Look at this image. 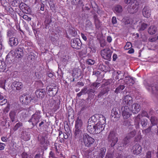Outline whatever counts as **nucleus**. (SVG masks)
Here are the masks:
<instances>
[{"label":"nucleus","instance_id":"nucleus-1","mask_svg":"<svg viewBox=\"0 0 158 158\" xmlns=\"http://www.w3.org/2000/svg\"><path fill=\"white\" fill-rule=\"evenodd\" d=\"M134 125L136 129H142L147 124L148 120L146 118L140 114L135 117Z\"/></svg>","mask_w":158,"mask_h":158},{"label":"nucleus","instance_id":"nucleus-10","mask_svg":"<svg viewBox=\"0 0 158 158\" xmlns=\"http://www.w3.org/2000/svg\"><path fill=\"white\" fill-rule=\"evenodd\" d=\"M71 44L73 48L79 49L81 48L82 43L79 39L75 38L71 40Z\"/></svg>","mask_w":158,"mask_h":158},{"label":"nucleus","instance_id":"nucleus-2","mask_svg":"<svg viewBox=\"0 0 158 158\" xmlns=\"http://www.w3.org/2000/svg\"><path fill=\"white\" fill-rule=\"evenodd\" d=\"M108 142L111 148H114L118 141V134L115 130H111L109 132L107 137Z\"/></svg>","mask_w":158,"mask_h":158},{"label":"nucleus","instance_id":"nucleus-23","mask_svg":"<svg viewBox=\"0 0 158 158\" xmlns=\"http://www.w3.org/2000/svg\"><path fill=\"white\" fill-rule=\"evenodd\" d=\"M82 131L81 128H75L74 130V137L77 140H80L82 138Z\"/></svg>","mask_w":158,"mask_h":158},{"label":"nucleus","instance_id":"nucleus-29","mask_svg":"<svg viewBox=\"0 0 158 158\" xmlns=\"http://www.w3.org/2000/svg\"><path fill=\"white\" fill-rule=\"evenodd\" d=\"M21 138L25 141H28L30 139V135L26 131H23L21 134Z\"/></svg>","mask_w":158,"mask_h":158},{"label":"nucleus","instance_id":"nucleus-60","mask_svg":"<svg viewBox=\"0 0 158 158\" xmlns=\"http://www.w3.org/2000/svg\"><path fill=\"white\" fill-rule=\"evenodd\" d=\"M151 130V128L150 127H148L147 129L142 130V132L144 134H145L146 135L149 133Z\"/></svg>","mask_w":158,"mask_h":158},{"label":"nucleus","instance_id":"nucleus-53","mask_svg":"<svg viewBox=\"0 0 158 158\" xmlns=\"http://www.w3.org/2000/svg\"><path fill=\"white\" fill-rule=\"evenodd\" d=\"M86 63L89 65H92L95 63V61L93 59H88L86 60Z\"/></svg>","mask_w":158,"mask_h":158},{"label":"nucleus","instance_id":"nucleus-49","mask_svg":"<svg viewBox=\"0 0 158 158\" xmlns=\"http://www.w3.org/2000/svg\"><path fill=\"white\" fill-rule=\"evenodd\" d=\"M15 52L14 51H10L7 55L6 56V60H8L10 59L13 57V56L15 55Z\"/></svg>","mask_w":158,"mask_h":158},{"label":"nucleus","instance_id":"nucleus-58","mask_svg":"<svg viewBox=\"0 0 158 158\" xmlns=\"http://www.w3.org/2000/svg\"><path fill=\"white\" fill-rule=\"evenodd\" d=\"M10 105L9 104H7L6 106L4 109L3 112L5 113H8L10 109Z\"/></svg>","mask_w":158,"mask_h":158},{"label":"nucleus","instance_id":"nucleus-18","mask_svg":"<svg viewBox=\"0 0 158 158\" xmlns=\"http://www.w3.org/2000/svg\"><path fill=\"white\" fill-rule=\"evenodd\" d=\"M20 8L24 13L26 14H29L31 12V10L29 6L23 2L20 3Z\"/></svg>","mask_w":158,"mask_h":158},{"label":"nucleus","instance_id":"nucleus-64","mask_svg":"<svg viewBox=\"0 0 158 158\" xmlns=\"http://www.w3.org/2000/svg\"><path fill=\"white\" fill-rule=\"evenodd\" d=\"M152 157V152L150 151H148L146 156L145 158H151Z\"/></svg>","mask_w":158,"mask_h":158},{"label":"nucleus","instance_id":"nucleus-5","mask_svg":"<svg viewBox=\"0 0 158 158\" xmlns=\"http://www.w3.org/2000/svg\"><path fill=\"white\" fill-rule=\"evenodd\" d=\"M82 139L85 146L87 147H90L95 141L94 139L87 133L83 134Z\"/></svg>","mask_w":158,"mask_h":158},{"label":"nucleus","instance_id":"nucleus-48","mask_svg":"<svg viewBox=\"0 0 158 158\" xmlns=\"http://www.w3.org/2000/svg\"><path fill=\"white\" fill-rule=\"evenodd\" d=\"M23 125V123L19 122L18 123H17L15 126L13 128V130L14 131H17L19 127H22Z\"/></svg>","mask_w":158,"mask_h":158},{"label":"nucleus","instance_id":"nucleus-61","mask_svg":"<svg viewBox=\"0 0 158 158\" xmlns=\"http://www.w3.org/2000/svg\"><path fill=\"white\" fill-rule=\"evenodd\" d=\"M4 49V47L2 44V43L0 41V55H1L2 53L3 50Z\"/></svg>","mask_w":158,"mask_h":158},{"label":"nucleus","instance_id":"nucleus-27","mask_svg":"<svg viewBox=\"0 0 158 158\" xmlns=\"http://www.w3.org/2000/svg\"><path fill=\"white\" fill-rule=\"evenodd\" d=\"M93 18L94 20V24L96 28L98 29H99L102 25L101 22L100 21L98 15H94Z\"/></svg>","mask_w":158,"mask_h":158},{"label":"nucleus","instance_id":"nucleus-44","mask_svg":"<svg viewBox=\"0 0 158 158\" xmlns=\"http://www.w3.org/2000/svg\"><path fill=\"white\" fill-rule=\"evenodd\" d=\"M1 65L0 66V71L4 72L6 69V65L4 61H1Z\"/></svg>","mask_w":158,"mask_h":158},{"label":"nucleus","instance_id":"nucleus-9","mask_svg":"<svg viewBox=\"0 0 158 158\" xmlns=\"http://www.w3.org/2000/svg\"><path fill=\"white\" fill-rule=\"evenodd\" d=\"M121 109L122 115L124 119H127L131 115V111L128 106H122Z\"/></svg>","mask_w":158,"mask_h":158},{"label":"nucleus","instance_id":"nucleus-3","mask_svg":"<svg viewBox=\"0 0 158 158\" xmlns=\"http://www.w3.org/2000/svg\"><path fill=\"white\" fill-rule=\"evenodd\" d=\"M105 120H106V118L102 115L95 114L88 119V123L95 124L102 121V123H104Z\"/></svg>","mask_w":158,"mask_h":158},{"label":"nucleus","instance_id":"nucleus-17","mask_svg":"<svg viewBox=\"0 0 158 158\" xmlns=\"http://www.w3.org/2000/svg\"><path fill=\"white\" fill-rule=\"evenodd\" d=\"M141 107L140 105L137 103L132 104L131 107V112L134 114L138 113L140 110Z\"/></svg>","mask_w":158,"mask_h":158},{"label":"nucleus","instance_id":"nucleus-51","mask_svg":"<svg viewBox=\"0 0 158 158\" xmlns=\"http://www.w3.org/2000/svg\"><path fill=\"white\" fill-rule=\"evenodd\" d=\"M6 10L11 15H13L15 13L13 9L10 6H8L6 8Z\"/></svg>","mask_w":158,"mask_h":158},{"label":"nucleus","instance_id":"nucleus-26","mask_svg":"<svg viewBox=\"0 0 158 158\" xmlns=\"http://www.w3.org/2000/svg\"><path fill=\"white\" fill-rule=\"evenodd\" d=\"M16 34V31L12 27H10L7 31L6 35L8 37L14 36Z\"/></svg>","mask_w":158,"mask_h":158},{"label":"nucleus","instance_id":"nucleus-16","mask_svg":"<svg viewBox=\"0 0 158 158\" xmlns=\"http://www.w3.org/2000/svg\"><path fill=\"white\" fill-rule=\"evenodd\" d=\"M151 13V10L148 6H145L142 10V14L143 16L147 18L150 17Z\"/></svg>","mask_w":158,"mask_h":158},{"label":"nucleus","instance_id":"nucleus-56","mask_svg":"<svg viewBox=\"0 0 158 158\" xmlns=\"http://www.w3.org/2000/svg\"><path fill=\"white\" fill-rule=\"evenodd\" d=\"M132 47V44L130 42H127L124 47L125 50H128Z\"/></svg>","mask_w":158,"mask_h":158},{"label":"nucleus","instance_id":"nucleus-4","mask_svg":"<svg viewBox=\"0 0 158 158\" xmlns=\"http://www.w3.org/2000/svg\"><path fill=\"white\" fill-rule=\"evenodd\" d=\"M40 112L39 110L36 111L31 117V118L28 120L29 123H31L32 126L31 128H33L35 126H37L38 123L40 122V120L41 118L40 115Z\"/></svg>","mask_w":158,"mask_h":158},{"label":"nucleus","instance_id":"nucleus-12","mask_svg":"<svg viewBox=\"0 0 158 158\" xmlns=\"http://www.w3.org/2000/svg\"><path fill=\"white\" fill-rule=\"evenodd\" d=\"M142 152V147L138 144H136L133 146L131 149V152L133 154L135 155H138L141 153Z\"/></svg>","mask_w":158,"mask_h":158},{"label":"nucleus","instance_id":"nucleus-33","mask_svg":"<svg viewBox=\"0 0 158 158\" xmlns=\"http://www.w3.org/2000/svg\"><path fill=\"white\" fill-rule=\"evenodd\" d=\"M56 87V85L53 86L52 85H48L46 87V90H48V92H53L52 93L53 94L55 95L57 93V89Z\"/></svg>","mask_w":158,"mask_h":158},{"label":"nucleus","instance_id":"nucleus-21","mask_svg":"<svg viewBox=\"0 0 158 158\" xmlns=\"http://www.w3.org/2000/svg\"><path fill=\"white\" fill-rule=\"evenodd\" d=\"M8 43L10 46L12 47L17 45L19 43L17 38L15 37L10 38L8 41Z\"/></svg>","mask_w":158,"mask_h":158},{"label":"nucleus","instance_id":"nucleus-8","mask_svg":"<svg viewBox=\"0 0 158 158\" xmlns=\"http://www.w3.org/2000/svg\"><path fill=\"white\" fill-rule=\"evenodd\" d=\"M114 107L111 110V113L110 115L112 119L113 118L115 119V121H116L118 120L121 116V112L120 109L118 107Z\"/></svg>","mask_w":158,"mask_h":158},{"label":"nucleus","instance_id":"nucleus-15","mask_svg":"<svg viewBox=\"0 0 158 158\" xmlns=\"http://www.w3.org/2000/svg\"><path fill=\"white\" fill-rule=\"evenodd\" d=\"M130 139L127 136H126L123 139L120 143H118V147L117 148H119L120 147H123L124 148H126L128 146V144L130 143Z\"/></svg>","mask_w":158,"mask_h":158},{"label":"nucleus","instance_id":"nucleus-25","mask_svg":"<svg viewBox=\"0 0 158 158\" xmlns=\"http://www.w3.org/2000/svg\"><path fill=\"white\" fill-rule=\"evenodd\" d=\"M52 18H51V16L48 15L46 16L45 20L44 21V23L45 26V28L47 29L48 28L49 25L52 23Z\"/></svg>","mask_w":158,"mask_h":158},{"label":"nucleus","instance_id":"nucleus-34","mask_svg":"<svg viewBox=\"0 0 158 158\" xmlns=\"http://www.w3.org/2000/svg\"><path fill=\"white\" fill-rule=\"evenodd\" d=\"M126 86L124 85L120 84L116 89L114 93L117 94L118 93H122L123 90L125 88Z\"/></svg>","mask_w":158,"mask_h":158},{"label":"nucleus","instance_id":"nucleus-39","mask_svg":"<svg viewBox=\"0 0 158 158\" xmlns=\"http://www.w3.org/2000/svg\"><path fill=\"white\" fill-rule=\"evenodd\" d=\"M126 79L124 80L125 82L126 83H128L130 85H133L135 83L134 78L132 77H126Z\"/></svg>","mask_w":158,"mask_h":158},{"label":"nucleus","instance_id":"nucleus-11","mask_svg":"<svg viewBox=\"0 0 158 158\" xmlns=\"http://www.w3.org/2000/svg\"><path fill=\"white\" fill-rule=\"evenodd\" d=\"M106 123V120H104V123H102V121L97 123L95 124V125L96 132L97 134H99L105 128V123Z\"/></svg>","mask_w":158,"mask_h":158},{"label":"nucleus","instance_id":"nucleus-13","mask_svg":"<svg viewBox=\"0 0 158 158\" xmlns=\"http://www.w3.org/2000/svg\"><path fill=\"white\" fill-rule=\"evenodd\" d=\"M20 100L23 104H28L32 99L31 97L29 95H23L20 97Z\"/></svg>","mask_w":158,"mask_h":158},{"label":"nucleus","instance_id":"nucleus-55","mask_svg":"<svg viewBox=\"0 0 158 158\" xmlns=\"http://www.w3.org/2000/svg\"><path fill=\"white\" fill-rule=\"evenodd\" d=\"M147 26V24L146 23H142L139 30L140 31H143L146 28Z\"/></svg>","mask_w":158,"mask_h":158},{"label":"nucleus","instance_id":"nucleus-54","mask_svg":"<svg viewBox=\"0 0 158 158\" xmlns=\"http://www.w3.org/2000/svg\"><path fill=\"white\" fill-rule=\"evenodd\" d=\"M99 84L98 82H94L91 85L90 87L95 89L96 88L99 86L98 85Z\"/></svg>","mask_w":158,"mask_h":158},{"label":"nucleus","instance_id":"nucleus-31","mask_svg":"<svg viewBox=\"0 0 158 158\" xmlns=\"http://www.w3.org/2000/svg\"><path fill=\"white\" fill-rule=\"evenodd\" d=\"M12 85L16 87L17 90H21L23 88V85L21 82L19 81H14L13 82Z\"/></svg>","mask_w":158,"mask_h":158},{"label":"nucleus","instance_id":"nucleus-42","mask_svg":"<svg viewBox=\"0 0 158 158\" xmlns=\"http://www.w3.org/2000/svg\"><path fill=\"white\" fill-rule=\"evenodd\" d=\"M82 124L81 120L79 118V117H78L76 121L75 128H81Z\"/></svg>","mask_w":158,"mask_h":158},{"label":"nucleus","instance_id":"nucleus-45","mask_svg":"<svg viewBox=\"0 0 158 158\" xmlns=\"http://www.w3.org/2000/svg\"><path fill=\"white\" fill-rule=\"evenodd\" d=\"M150 121L151 124L153 125H157L158 123V119L156 117L152 116L151 117Z\"/></svg>","mask_w":158,"mask_h":158},{"label":"nucleus","instance_id":"nucleus-24","mask_svg":"<svg viewBox=\"0 0 158 158\" xmlns=\"http://www.w3.org/2000/svg\"><path fill=\"white\" fill-rule=\"evenodd\" d=\"M110 87L109 86L105 87L103 88L98 94V98H100L104 95L107 94L110 91Z\"/></svg>","mask_w":158,"mask_h":158},{"label":"nucleus","instance_id":"nucleus-38","mask_svg":"<svg viewBox=\"0 0 158 158\" xmlns=\"http://www.w3.org/2000/svg\"><path fill=\"white\" fill-rule=\"evenodd\" d=\"M71 3L73 5L79 6H83V2L82 0H72Z\"/></svg>","mask_w":158,"mask_h":158},{"label":"nucleus","instance_id":"nucleus-37","mask_svg":"<svg viewBox=\"0 0 158 158\" xmlns=\"http://www.w3.org/2000/svg\"><path fill=\"white\" fill-rule=\"evenodd\" d=\"M81 74V70L79 69H77L73 70L72 73L73 76L76 78H78L80 76Z\"/></svg>","mask_w":158,"mask_h":158},{"label":"nucleus","instance_id":"nucleus-52","mask_svg":"<svg viewBox=\"0 0 158 158\" xmlns=\"http://www.w3.org/2000/svg\"><path fill=\"white\" fill-rule=\"evenodd\" d=\"M148 86L151 87L152 91H155V90L158 91V86L156 84L155 85H154V84L149 85Z\"/></svg>","mask_w":158,"mask_h":158},{"label":"nucleus","instance_id":"nucleus-22","mask_svg":"<svg viewBox=\"0 0 158 158\" xmlns=\"http://www.w3.org/2000/svg\"><path fill=\"white\" fill-rule=\"evenodd\" d=\"M88 123V125L87 126V130L88 132L90 134H97L96 132L95 125L94 124Z\"/></svg>","mask_w":158,"mask_h":158},{"label":"nucleus","instance_id":"nucleus-63","mask_svg":"<svg viewBox=\"0 0 158 158\" xmlns=\"http://www.w3.org/2000/svg\"><path fill=\"white\" fill-rule=\"evenodd\" d=\"M101 72L99 71H94L93 72V75H95L97 77H98L101 74Z\"/></svg>","mask_w":158,"mask_h":158},{"label":"nucleus","instance_id":"nucleus-50","mask_svg":"<svg viewBox=\"0 0 158 158\" xmlns=\"http://www.w3.org/2000/svg\"><path fill=\"white\" fill-rule=\"evenodd\" d=\"M12 4L14 6H19L20 7V1L19 0H14L12 2Z\"/></svg>","mask_w":158,"mask_h":158},{"label":"nucleus","instance_id":"nucleus-36","mask_svg":"<svg viewBox=\"0 0 158 158\" xmlns=\"http://www.w3.org/2000/svg\"><path fill=\"white\" fill-rule=\"evenodd\" d=\"M123 10V8L122 6L120 5H115L113 11L115 13H120Z\"/></svg>","mask_w":158,"mask_h":158},{"label":"nucleus","instance_id":"nucleus-59","mask_svg":"<svg viewBox=\"0 0 158 158\" xmlns=\"http://www.w3.org/2000/svg\"><path fill=\"white\" fill-rule=\"evenodd\" d=\"M113 153L112 152L107 153L105 158H113Z\"/></svg>","mask_w":158,"mask_h":158},{"label":"nucleus","instance_id":"nucleus-41","mask_svg":"<svg viewBox=\"0 0 158 158\" xmlns=\"http://www.w3.org/2000/svg\"><path fill=\"white\" fill-rule=\"evenodd\" d=\"M136 132L135 130H133L131 131H130L127 133V136L128 138L131 139L134 137L136 135Z\"/></svg>","mask_w":158,"mask_h":158},{"label":"nucleus","instance_id":"nucleus-28","mask_svg":"<svg viewBox=\"0 0 158 158\" xmlns=\"http://www.w3.org/2000/svg\"><path fill=\"white\" fill-rule=\"evenodd\" d=\"M106 149L105 148H102L98 151V154L96 156V158H103L106 154Z\"/></svg>","mask_w":158,"mask_h":158},{"label":"nucleus","instance_id":"nucleus-7","mask_svg":"<svg viewBox=\"0 0 158 158\" xmlns=\"http://www.w3.org/2000/svg\"><path fill=\"white\" fill-rule=\"evenodd\" d=\"M112 51L109 48L104 49L101 51L102 57L108 61H110Z\"/></svg>","mask_w":158,"mask_h":158},{"label":"nucleus","instance_id":"nucleus-43","mask_svg":"<svg viewBox=\"0 0 158 158\" xmlns=\"http://www.w3.org/2000/svg\"><path fill=\"white\" fill-rule=\"evenodd\" d=\"M98 67L101 71H107L109 69L108 66L104 65L101 63L99 64Z\"/></svg>","mask_w":158,"mask_h":158},{"label":"nucleus","instance_id":"nucleus-19","mask_svg":"<svg viewBox=\"0 0 158 158\" xmlns=\"http://www.w3.org/2000/svg\"><path fill=\"white\" fill-rule=\"evenodd\" d=\"M35 94L38 98L43 99L46 94V92L44 89H41L37 90L35 92Z\"/></svg>","mask_w":158,"mask_h":158},{"label":"nucleus","instance_id":"nucleus-57","mask_svg":"<svg viewBox=\"0 0 158 158\" xmlns=\"http://www.w3.org/2000/svg\"><path fill=\"white\" fill-rule=\"evenodd\" d=\"M45 139L44 136L41 137L39 140L40 144L42 145L44 144L45 143Z\"/></svg>","mask_w":158,"mask_h":158},{"label":"nucleus","instance_id":"nucleus-32","mask_svg":"<svg viewBox=\"0 0 158 158\" xmlns=\"http://www.w3.org/2000/svg\"><path fill=\"white\" fill-rule=\"evenodd\" d=\"M10 119L12 122H15L17 119L16 112L15 110L11 111L9 114Z\"/></svg>","mask_w":158,"mask_h":158},{"label":"nucleus","instance_id":"nucleus-6","mask_svg":"<svg viewBox=\"0 0 158 158\" xmlns=\"http://www.w3.org/2000/svg\"><path fill=\"white\" fill-rule=\"evenodd\" d=\"M138 2L136 0H133L130 6H128L127 10L130 14H132L136 12L139 8Z\"/></svg>","mask_w":158,"mask_h":158},{"label":"nucleus","instance_id":"nucleus-47","mask_svg":"<svg viewBox=\"0 0 158 158\" xmlns=\"http://www.w3.org/2000/svg\"><path fill=\"white\" fill-rule=\"evenodd\" d=\"M85 23V27L86 28L88 29H90L92 28L93 26L90 21L89 20H87Z\"/></svg>","mask_w":158,"mask_h":158},{"label":"nucleus","instance_id":"nucleus-46","mask_svg":"<svg viewBox=\"0 0 158 158\" xmlns=\"http://www.w3.org/2000/svg\"><path fill=\"white\" fill-rule=\"evenodd\" d=\"M85 94H87V87H85L81 90L80 92L77 94V96L79 97L82 95Z\"/></svg>","mask_w":158,"mask_h":158},{"label":"nucleus","instance_id":"nucleus-62","mask_svg":"<svg viewBox=\"0 0 158 158\" xmlns=\"http://www.w3.org/2000/svg\"><path fill=\"white\" fill-rule=\"evenodd\" d=\"M23 19L27 21H30L31 18L30 17H29L28 16L26 15H24L22 17Z\"/></svg>","mask_w":158,"mask_h":158},{"label":"nucleus","instance_id":"nucleus-35","mask_svg":"<svg viewBox=\"0 0 158 158\" xmlns=\"http://www.w3.org/2000/svg\"><path fill=\"white\" fill-rule=\"evenodd\" d=\"M116 73L117 75L115 77V79L117 80L120 78V79L118 80V81L121 80L123 79V78L124 77L125 72L123 71L118 70L116 71Z\"/></svg>","mask_w":158,"mask_h":158},{"label":"nucleus","instance_id":"nucleus-30","mask_svg":"<svg viewBox=\"0 0 158 158\" xmlns=\"http://www.w3.org/2000/svg\"><path fill=\"white\" fill-rule=\"evenodd\" d=\"M68 31L69 34L72 36L75 37L77 35V32L75 29L70 26L68 29Z\"/></svg>","mask_w":158,"mask_h":158},{"label":"nucleus","instance_id":"nucleus-20","mask_svg":"<svg viewBox=\"0 0 158 158\" xmlns=\"http://www.w3.org/2000/svg\"><path fill=\"white\" fill-rule=\"evenodd\" d=\"M15 55L16 57L17 58H20L23 57V50L22 48H18L15 49Z\"/></svg>","mask_w":158,"mask_h":158},{"label":"nucleus","instance_id":"nucleus-40","mask_svg":"<svg viewBox=\"0 0 158 158\" xmlns=\"http://www.w3.org/2000/svg\"><path fill=\"white\" fill-rule=\"evenodd\" d=\"M157 31L156 27L155 26H151L148 29V32L150 34H154Z\"/></svg>","mask_w":158,"mask_h":158},{"label":"nucleus","instance_id":"nucleus-14","mask_svg":"<svg viewBox=\"0 0 158 158\" xmlns=\"http://www.w3.org/2000/svg\"><path fill=\"white\" fill-rule=\"evenodd\" d=\"M133 101L132 97L129 95H126L123 98V103L125 106H129L132 103Z\"/></svg>","mask_w":158,"mask_h":158}]
</instances>
